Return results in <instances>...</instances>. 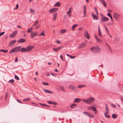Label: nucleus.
<instances>
[{
	"label": "nucleus",
	"instance_id": "obj_43",
	"mask_svg": "<svg viewBox=\"0 0 123 123\" xmlns=\"http://www.w3.org/2000/svg\"><path fill=\"white\" fill-rule=\"evenodd\" d=\"M52 101H47V103L49 104H52Z\"/></svg>",
	"mask_w": 123,
	"mask_h": 123
},
{
	"label": "nucleus",
	"instance_id": "obj_4",
	"mask_svg": "<svg viewBox=\"0 0 123 123\" xmlns=\"http://www.w3.org/2000/svg\"><path fill=\"white\" fill-rule=\"evenodd\" d=\"M113 16L114 18L116 20H118L120 17V14L116 13H114Z\"/></svg>",
	"mask_w": 123,
	"mask_h": 123
},
{
	"label": "nucleus",
	"instance_id": "obj_60",
	"mask_svg": "<svg viewBox=\"0 0 123 123\" xmlns=\"http://www.w3.org/2000/svg\"><path fill=\"white\" fill-rule=\"evenodd\" d=\"M86 10H84V12H83L84 14H86Z\"/></svg>",
	"mask_w": 123,
	"mask_h": 123
},
{
	"label": "nucleus",
	"instance_id": "obj_11",
	"mask_svg": "<svg viewBox=\"0 0 123 123\" xmlns=\"http://www.w3.org/2000/svg\"><path fill=\"white\" fill-rule=\"evenodd\" d=\"M87 45L84 43H83L79 46V49H81L86 46Z\"/></svg>",
	"mask_w": 123,
	"mask_h": 123
},
{
	"label": "nucleus",
	"instance_id": "obj_56",
	"mask_svg": "<svg viewBox=\"0 0 123 123\" xmlns=\"http://www.w3.org/2000/svg\"><path fill=\"white\" fill-rule=\"evenodd\" d=\"M75 56H71V55H70V57L71 58V59H73V58H75Z\"/></svg>",
	"mask_w": 123,
	"mask_h": 123
},
{
	"label": "nucleus",
	"instance_id": "obj_9",
	"mask_svg": "<svg viewBox=\"0 0 123 123\" xmlns=\"http://www.w3.org/2000/svg\"><path fill=\"white\" fill-rule=\"evenodd\" d=\"M87 109L88 110H96V107H94L93 105L87 107Z\"/></svg>",
	"mask_w": 123,
	"mask_h": 123
},
{
	"label": "nucleus",
	"instance_id": "obj_38",
	"mask_svg": "<svg viewBox=\"0 0 123 123\" xmlns=\"http://www.w3.org/2000/svg\"><path fill=\"white\" fill-rule=\"evenodd\" d=\"M98 34L100 37H102V36L100 31H98Z\"/></svg>",
	"mask_w": 123,
	"mask_h": 123
},
{
	"label": "nucleus",
	"instance_id": "obj_47",
	"mask_svg": "<svg viewBox=\"0 0 123 123\" xmlns=\"http://www.w3.org/2000/svg\"><path fill=\"white\" fill-rule=\"evenodd\" d=\"M39 35L40 36H43L44 35V33L42 32L41 34H39Z\"/></svg>",
	"mask_w": 123,
	"mask_h": 123
},
{
	"label": "nucleus",
	"instance_id": "obj_48",
	"mask_svg": "<svg viewBox=\"0 0 123 123\" xmlns=\"http://www.w3.org/2000/svg\"><path fill=\"white\" fill-rule=\"evenodd\" d=\"M56 42V43L59 44H60L61 43V42L58 40H57Z\"/></svg>",
	"mask_w": 123,
	"mask_h": 123
},
{
	"label": "nucleus",
	"instance_id": "obj_17",
	"mask_svg": "<svg viewBox=\"0 0 123 123\" xmlns=\"http://www.w3.org/2000/svg\"><path fill=\"white\" fill-rule=\"evenodd\" d=\"M25 39L23 38H21L17 42L18 43H21L25 42Z\"/></svg>",
	"mask_w": 123,
	"mask_h": 123
},
{
	"label": "nucleus",
	"instance_id": "obj_28",
	"mask_svg": "<svg viewBox=\"0 0 123 123\" xmlns=\"http://www.w3.org/2000/svg\"><path fill=\"white\" fill-rule=\"evenodd\" d=\"M66 31V29H62L60 31V33L62 34L64 33Z\"/></svg>",
	"mask_w": 123,
	"mask_h": 123
},
{
	"label": "nucleus",
	"instance_id": "obj_6",
	"mask_svg": "<svg viewBox=\"0 0 123 123\" xmlns=\"http://www.w3.org/2000/svg\"><path fill=\"white\" fill-rule=\"evenodd\" d=\"M37 35V32L33 31L31 34V38H33L34 37L36 36Z\"/></svg>",
	"mask_w": 123,
	"mask_h": 123
},
{
	"label": "nucleus",
	"instance_id": "obj_53",
	"mask_svg": "<svg viewBox=\"0 0 123 123\" xmlns=\"http://www.w3.org/2000/svg\"><path fill=\"white\" fill-rule=\"evenodd\" d=\"M40 26V25H38L35 28V29L36 30L37 29H38L39 27Z\"/></svg>",
	"mask_w": 123,
	"mask_h": 123
},
{
	"label": "nucleus",
	"instance_id": "obj_37",
	"mask_svg": "<svg viewBox=\"0 0 123 123\" xmlns=\"http://www.w3.org/2000/svg\"><path fill=\"white\" fill-rule=\"evenodd\" d=\"M83 113L85 115H87V116H88V115L89 114V112H86V111L84 112H83Z\"/></svg>",
	"mask_w": 123,
	"mask_h": 123
},
{
	"label": "nucleus",
	"instance_id": "obj_12",
	"mask_svg": "<svg viewBox=\"0 0 123 123\" xmlns=\"http://www.w3.org/2000/svg\"><path fill=\"white\" fill-rule=\"evenodd\" d=\"M21 48V46H18L14 48L15 52H17L20 50V49Z\"/></svg>",
	"mask_w": 123,
	"mask_h": 123
},
{
	"label": "nucleus",
	"instance_id": "obj_42",
	"mask_svg": "<svg viewBox=\"0 0 123 123\" xmlns=\"http://www.w3.org/2000/svg\"><path fill=\"white\" fill-rule=\"evenodd\" d=\"M85 86H83L82 85H80L78 86V88H81L83 87H84Z\"/></svg>",
	"mask_w": 123,
	"mask_h": 123
},
{
	"label": "nucleus",
	"instance_id": "obj_1",
	"mask_svg": "<svg viewBox=\"0 0 123 123\" xmlns=\"http://www.w3.org/2000/svg\"><path fill=\"white\" fill-rule=\"evenodd\" d=\"M95 100L94 98L92 97H90L86 99H82V101L85 103L90 104Z\"/></svg>",
	"mask_w": 123,
	"mask_h": 123
},
{
	"label": "nucleus",
	"instance_id": "obj_15",
	"mask_svg": "<svg viewBox=\"0 0 123 123\" xmlns=\"http://www.w3.org/2000/svg\"><path fill=\"white\" fill-rule=\"evenodd\" d=\"M92 17L94 19H98V17L97 16L95 15L94 13H93L92 14Z\"/></svg>",
	"mask_w": 123,
	"mask_h": 123
},
{
	"label": "nucleus",
	"instance_id": "obj_49",
	"mask_svg": "<svg viewBox=\"0 0 123 123\" xmlns=\"http://www.w3.org/2000/svg\"><path fill=\"white\" fill-rule=\"evenodd\" d=\"M8 96V94L7 93H6L5 95V98L6 100L7 99V98Z\"/></svg>",
	"mask_w": 123,
	"mask_h": 123
},
{
	"label": "nucleus",
	"instance_id": "obj_46",
	"mask_svg": "<svg viewBox=\"0 0 123 123\" xmlns=\"http://www.w3.org/2000/svg\"><path fill=\"white\" fill-rule=\"evenodd\" d=\"M52 104L54 105H57V103L55 102L52 101Z\"/></svg>",
	"mask_w": 123,
	"mask_h": 123
},
{
	"label": "nucleus",
	"instance_id": "obj_55",
	"mask_svg": "<svg viewBox=\"0 0 123 123\" xmlns=\"http://www.w3.org/2000/svg\"><path fill=\"white\" fill-rule=\"evenodd\" d=\"M94 111V114H96L97 113V108L96 107V110H93Z\"/></svg>",
	"mask_w": 123,
	"mask_h": 123
},
{
	"label": "nucleus",
	"instance_id": "obj_39",
	"mask_svg": "<svg viewBox=\"0 0 123 123\" xmlns=\"http://www.w3.org/2000/svg\"><path fill=\"white\" fill-rule=\"evenodd\" d=\"M14 82V80H13L11 79L9 80L8 81V82L9 83H13Z\"/></svg>",
	"mask_w": 123,
	"mask_h": 123
},
{
	"label": "nucleus",
	"instance_id": "obj_14",
	"mask_svg": "<svg viewBox=\"0 0 123 123\" xmlns=\"http://www.w3.org/2000/svg\"><path fill=\"white\" fill-rule=\"evenodd\" d=\"M17 31H15L10 36V37H14L17 34Z\"/></svg>",
	"mask_w": 123,
	"mask_h": 123
},
{
	"label": "nucleus",
	"instance_id": "obj_59",
	"mask_svg": "<svg viewBox=\"0 0 123 123\" xmlns=\"http://www.w3.org/2000/svg\"><path fill=\"white\" fill-rule=\"evenodd\" d=\"M95 11L96 12V14L98 15V12L97 11V9L96 8H95Z\"/></svg>",
	"mask_w": 123,
	"mask_h": 123
},
{
	"label": "nucleus",
	"instance_id": "obj_13",
	"mask_svg": "<svg viewBox=\"0 0 123 123\" xmlns=\"http://www.w3.org/2000/svg\"><path fill=\"white\" fill-rule=\"evenodd\" d=\"M33 47L34 46H29L27 47L26 48L27 51H30Z\"/></svg>",
	"mask_w": 123,
	"mask_h": 123
},
{
	"label": "nucleus",
	"instance_id": "obj_50",
	"mask_svg": "<svg viewBox=\"0 0 123 123\" xmlns=\"http://www.w3.org/2000/svg\"><path fill=\"white\" fill-rule=\"evenodd\" d=\"M39 104L41 105H42V106H47L45 104H42V103H40Z\"/></svg>",
	"mask_w": 123,
	"mask_h": 123
},
{
	"label": "nucleus",
	"instance_id": "obj_5",
	"mask_svg": "<svg viewBox=\"0 0 123 123\" xmlns=\"http://www.w3.org/2000/svg\"><path fill=\"white\" fill-rule=\"evenodd\" d=\"M109 19L108 18L105 16H102L101 18V21L103 22L107 21L109 20Z\"/></svg>",
	"mask_w": 123,
	"mask_h": 123
},
{
	"label": "nucleus",
	"instance_id": "obj_27",
	"mask_svg": "<svg viewBox=\"0 0 123 123\" xmlns=\"http://www.w3.org/2000/svg\"><path fill=\"white\" fill-rule=\"evenodd\" d=\"M117 115L113 114L112 115V117L113 118L116 119L117 117Z\"/></svg>",
	"mask_w": 123,
	"mask_h": 123
},
{
	"label": "nucleus",
	"instance_id": "obj_34",
	"mask_svg": "<svg viewBox=\"0 0 123 123\" xmlns=\"http://www.w3.org/2000/svg\"><path fill=\"white\" fill-rule=\"evenodd\" d=\"M71 12H69L68 11L67 12V14L68 15V16L70 17H71Z\"/></svg>",
	"mask_w": 123,
	"mask_h": 123
},
{
	"label": "nucleus",
	"instance_id": "obj_35",
	"mask_svg": "<svg viewBox=\"0 0 123 123\" xmlns=\"http://www.w3.org/2000/svg\"><path fill=\"white\" fill-rule=\"evenodd\" d=\"M88 116L91 118H92L94 117V115L93 114L91 115L89 114Z\"/></svg>",
	"mask_w": 123,
	"mask_h": 123
},
{
	"label": "nucleus",
	"instance_id": "obj_7",
	"mask_svg": "<svg viewBox=\"0 0 123 123\" xmlns=\"http://www.w3.org/2000/svg\"><path fill=\"white\" fill-rule=\"evenodd\" d=\"M94 37L97 42L101 43L103 42V41L102 40L98 38L96 34H94Z\"/></svg>",
	"mask_w": 123,
	"mask_h": 123
},
{
	"label": "nucleus",
	"instance_id": "obj_63",
	"mask_svg": "<svg viewBox=\"0 0 123 123\" xmlns=\"http://www.w3.org/2000/svg\"><path fill=\"white\" fill-rule=\"evenodd\" d=\"M99 1H100L102 3L103 2H104V1H105L104 0H98Z\"/></svg>",
	"mask_w": 123,
	"mask_h": 123
},
{
	"label": "nucleus",
	"instance_id": "obj_57",
	"mask_svg": "<svg viewBox=\"0 0 123 123\" xmlns=\"http://www.w3.org/2000/svg\"><path fill=\"white\" fill-rule=\"evenodd\" d=\"M17 101L18 102V103H21V104H22V103L19 100H18V99H17Z\"/></svg>",
	"mask_w": 123,
	"mask_h": 123
},
{
	"label": "nucleus",
	"instance_id": "obj_20",
	"mask_svg": "<svg viewBox=\"0 0 123 123\" xmlns=\"http://www.w3.org/2000/svg\"><path fill=\"white\" fill-rule=\"evenodd\" d=\"M16 42V40H15L11 41L9 43L10 46H12Z\"/></svg>",
	"mask_w": 123,
	"mask_h": 123
},
{
	"label": "nucleus",
	"instance_id": "obj_3",
	"mask_svg": "<svg viewBox=\"0 0 123 123\" xmlns=\"http://www.w3.org/2000/svg\"><path fill=\"white\" fill-rule=\"evenodd\" d=\"M105 111L104 115L106 117L108 118H109L110 117V115H108V114L109 113V111L108 105L106 104L105 105Z\"/></svg>",
	"mask_w": 123,
	"mask_h": 123
},
{
	"label": "nucleus",
	"instance_id": "obj_26",
	"mask_svg": "<svg viewBox=\"0 0 123 123\" xmlns=\"http://www.w3.org/2000/svg\"><path fill=\"white\" fill-rule=\"evenodd\" d=\"M38 24V20H36L35 21V22L34 23V24L32 25L33 26H34L37 25Z\"/></svg>",
	"mask_w": 123,
	"mask_h": 123
},
{
	"label": "nucleus",
	"instance_id": "obj_58",
	"mask_svg": "<svg viewBox=\"0 0 123 123\" xmlns=\"http://www.w3.org/2000/svg\"><path fill=\"white\" fill-rule=\"evenodd\" d=\"M83 8L84 10H86V7L85 5H84L83 6Z\"/></svg>",
	"mask_w": 123,
	"mask_h": 123
},
{
	"label": "nucleus",
	"instance_id": "obj_40",
	"mask_svg": "<svg viewBox=\"0 0 123 123\" xmlns=\"http://www.w3.org/2000/svg\"><path fill=\"white\" fill-rule=\"evenodd\" d=\"M15 79L17 80H19V77H18V76L17 75H15Z\"/></svg>",
	"mask_w": 123,
	"mask_h": 123
},
{
	"label": "nucleus",
	"instance_id": "obj_8",
	"mask_svg": "<svg viewBox=\"0 0 123 123\" xmlns=\"http://www.w3.org/2000/svg\"><path fill=\"white\" fill-rule=\"evenodd\" d=\"M58 10V8H53L50 9L49 10V12L50 13H54L57 11Z\"/></svg>",
	"mask_w": 123,
	"mask_h": 123
},
{
	"label": "nucleus",
	"instance_id": "obj_25",
	"mask_svg": "<svg viewBox=\"0 0 123 123\" xmlns=\"http://www.w3.org/2000/svg\"><path fill=\"white\" fill-rule=\"evenodd\" d=\"M57 15V13H55L54 14L53 16V19L54 20H56Z\"/></svg>",
	"mask_w": 123,
	"mask_h": 123
},
{
	"label": "nucleus",
	"instance_id": "obj_52",
	"mask_svg": "<svg viewBox=\"0 0 123 123\" xmlns=\"http://www.w3.org/2000/svg\"><path fill=\"white\" fill-rule=\"evenodd\" d=\"M72 8L71 7H70L69 9V10L68 11L72 12Z\"/></svg>",
	"mask_w": 123,
	"mask_h": 123
},
{
	"label": "nucleus",
	"instance_id": "obj_54",
	"mask_svg": "<svg viewBox=\"0 0 123 123\" xmlns=\"http://www.w3.org/2000/svg\"><path fill=\"white\" fill-rule=\"evenodd\" d=\"M18 4H17L16 6V7H15V9H17L18 7Z\"/></svg>",
	"mask_w": 123,
	"mask_h": 123
},
{
	"label": "nucleus",
	"instance_id": "obj_41",
	"mask_svg": "<svg viewBox=\"0 0 123 123\" xmlns=\"http://www.w3.org/2000/svg\"><path fill=\"white\" fill-rule=\"evenodd\" d=\"M42 83L43 84V85H49V84L48 83H45V82H42Z\"/></svg>",
	"mask_w": 123,
	"mask_h": 123
},
{
	"label": "nucleus",
	"instance_id": "obj_22",
	"mask_svg": "<svg viewBox=\"0 0 123 123\" xmlns=\"http://www.w3.org/2000/svg\"><path fill=\"white\" fill-rule=\"evenodd\" d=\"M78 25L77 24H75L73 25L72 28V31H74L75 28L77 27Z\"/></svg>",
	"mask_w": 123,
	"mask_h": 123
},
{
	"label": "nucleus",
	"instance_id": "obj_32",
	"mask_svg": "<svg viewBox=\"0 0 123 123\" xmlns=\"http://www.w3.org/2000/svg\"><path fill=\"white\" fill-rule=\"evenodd\" d=\"M33 29V28L32 27H31V28H29L27 30V32L28 33H30V32Z\"/></svg>",
	"mask_w": 123,
	"mask_h": 123
},
{
	"label": "nucleus",
	"instance_id": "obj_18",
	"mask_svg": "<svg viewBox=\"0 0 123 123\" xmlns=\"http://www.w3.org/2000/svg\"><path fill=\"white\" fill-rule=\"evenodd\" d=\"M62 48V47H60L57 48H54L53 49V50L57 52L59 50L61 49Z\"/></svg>",
	"mask_w": 123,
	"mask_h": 123
},
{
	"label": "nucleus",
	"instance_id": "obj_24",
	"mask_svg": "<svg viewBox=\"0 0 123 123\" xmlns=\"http://www.w3.org/2000/svg\"><path fill=\"white\" fill-rule=\"evenodd\" d=\"M77 105V104H73L71 105L70 106V107L71 109H73Z\"/></svg>",
	"mask_w": 123,
	"mask_h": 123
},
{
	"label": "nucleus",
	"instance_id": "obj_29",
	"mask_svg": "<svg viewBox=\"0 0 123 123\" xmlns=\"http://www.w3.org/2000/svg\"><path fill=\"white\" fill-rule=\"evenodd\" d=\"M30 12L33 14H35V12H34V11L31 8L30 9Z\"/></svg>",
	"mask_w": 123,
	"mask_h": 123
},
{
	"label": "nucleus",
	"instance_id": "obj_16",
	"mask_svg": "<svg viewBox=\"0 0 123 123\" xmlns=\"http://www.w3.org/2000/svg\"><path fill=\"white\" fill-rule=\"evenodd\" d=\"M82 100L80 98H76L74 99V103H78L80 102Z\"/></svg>",
	"mask_w": 123,
	"mask_h": 123
},
{
	"label": "nucleus",
	"instance_id": "obj_30",
	"mask_svg": "<svg viewBox=\"0 0 123 123\" xmlns=\"http://www.w3.org/2000/svg\"><path fill=\"white\" fill-rule=\"evenodd\" d=\"M60 2H58L57 3H56L55 4V6L56 7V6H60Z\"/></svg>",
	"mask_w": 123,
	"mask_h": 123
},
{
	"label": "nucleus",
	"instance_id": "obj_31",
	"mask_svg": "<svg viewBox=\"0 0 123 123\" xmlns=\"http://www.w3.org/2000/svg\"><path fill=\"white\" fill-rule=\"evenodd\" d=\"M8 50H4L3 49H0V52H2L5 53H7L8 52Z\"/></svg>",
	"mask_w": 123,
	"mask_h": 123
},
{
	"label": "nucleus",
	"instance_id": "obj_21",
	"mask_svg": "<svg viewBox=\"0 0 123 123\" xmlns=\"http://www.w3.org/2000/svg\"><path fill=\"white\" fill-rule=\"evenodd\" d=\"M20 51L22 52H25L27 51L26 48H23L21 49L20 50Z\"/></svg>",
	"mask_w": 123,
	"mask_h": 123
},
{
	"label": "nucleus",
	"instance_id": "obj_51",
	"mask_svg": "<svg viewBox=\"0 0 123 123\" xmlns=\"http://www.w3.org/2000/svg\"><path fill=\"white\" fill-rule=\"evenodd\" d=\"M5 33L4 32H1L0 33V37L3 35Z\"/></svg>",
	"mask_w": 123,
	"mask_h": 123
},
{
	"label": "nucleus",
	"instance_id": "obj_19",
	"mask_svg": "<svg viewBox=\"0 0 123 123\" xmlns=\"http://www.w3.org/2000/svg\"><path fill=\"white\" fill-rule=\"evenodd\" d=\"M69 87L72 90L75 91H76V88L73 85H70L69 86Z\"/></svg>",
	"mask_w": 123,
	"mask_h": 123
},
{
	"label": "nucleus",
	"instance_id": "obj_36",
	"mask_svg": "<svg viewBox=\"0 0 123 123\" xmlns=\"http://www.w3.org/2000/svg\"><path fill=\"white\" fill-rule=\"evenodd\" d=\"M13 52H15L14 49H11L10 51V53L11 54Z\"/></svg>",
	"mask_w": 123,
	"mask_h": 123
},
{
	"label": "nucleus",
	"instance_id": "obj_45",
	"mask_svg": "<svg viewBox=\"0 0 123 123\" xmlns=\"http://www.w3.org/2000/svg\"><path fill=\"white\" fill-rule=\"evenodd\" d=\"M102 3L105 6H106V3L105 1L104 2H103Z\"/></svg>",
	"mask_w": 123,
	"mask_h": 123
},
{
	"label": "nucleus",
	"instance_id": "obj_44",
	"mask_svg": "<svg viewBox=\"0 0 123 123\" xmlns=\"http://www.w3.org/2000/svg\"><path fill=\"white\" fill-rule=\"evenodd\" d=\"M60 89L62 90L63 91H65V89L63 87L61 86L60 87Z\"/></svg>",
	"mask_w": 123,
	"mask_h": 123
},
{
	"label": "nucleus",
	"instance_id": "obj_64",
	"mask_svg": "<svg viewBox=\"0 0 123 123\" xmlns=\"http://www.w3.org/2000/svg\"><path fill=\"white\" fill-rule=\"evenodd\" d=\"M18 61V57H17L15 59V62H17Z\"/></svg>",
	"mask_w": 123,
	"mask_h": 123
},
{
	"label": "nucleus",
	"instance_id": "obj_10",
	"mask_svg": "<svg viewBox=\"0 0 123 123\" xmlns=\"http://www.w3.org/2000/svg\"><path fill=\"white\" fill-rule=\"evenodd\" d=\"M84 36L87 39H89L90 38V36L87 31H85L84 32Z\"/></svg>",
	"mask_w": 123,
	"mask_h": 123
},
{
	"label": "nucleus",
	"instance_id": "obj_2",
	"mask_svg": "<svg viewBox=\"0 0 123 123\" xmlns=\"http://www.w3.org/2000/svg\"><path fill=\"white\" fill-rule=\"evenodd\" d=\"M92 51L93 53H98L101 51V49L98 46L93 47L91 48Z\"/></svg>",
	"mask_w": 123,
	"mask_h": 123
},
{
	"label": "nucleus",
	"instance_id": "obj_33",
	"mask_svg": "<svg viewBox=\"0 0 123 123\" xmlns=\"http://www.w3.org/2000/svg\"><path fill=\"white\" fill-rule=\"evenodd\" d=\"M30 99V98H26L24 99L23 101H29Z\"/></svg>",
	"mask_w": 123,
	"mask_h": 123
},
{
	"label": "nucleus",
	"instance_id": "obj_62",
	"mask_svg": "<svg viewBox=\"0 0 123 123\" xmlns=\"http://www.w3.org/2000/svg\"><path fill=\"white\" fill-rule=\"evenodd\" d=\"M60 57H61V58L62 59V61H63V59L62 56V55H61L60 56Z\"/></svg>",
	"mask_w": 123,
	"mask_h": 123
},
{
	"label": "nucleus",
	"instance_id": "obj_61",
	"mask_svg": "<svg viewBox=\"0 0 123 123\" xmlns=\"http://www.w3.org/2000/svg\"><path fill=\"white\" fill-rule=\"evenodd\" d=\"M110 17L111 19V20L112 21H113V18H112V16L111 15V16Z\"/></svg>",
	"mask_w": 123,
	"mask_h": 123
},
{
	"label": "nucleus",
	"instance_id": "obj_23",
	"mask_svg": "<svg viewBox=\"0 0 123 123\" xmlns=\"http://www.w3.org/2000/svg\"><path fill=\"white\" fill-rule=\"evenodd\" d=\"M43 91L44 92L47 93H53V92H51L49 90L46 89H43Z\"/></svg>",
	"mask_w": 123,
	"mask_h": 123
}]
</instances>
